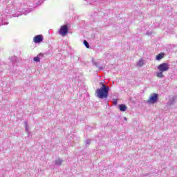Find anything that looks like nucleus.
I'll return each instance as SVG.
<instances>
[{
  "label": "nucleus",
  "mask_w": 177,
  "mask_h": 177,
  "mask_svg": "<svg viewBox=\"0 0 177 177\" xmlns=\"http://www.w3.org/2000/svg\"><path fill=\"white\" fill-rule=\"evenodd\" d=\"M96 93L100 99H106L109 96V87L102 84L100 88L97 89Z\"/></svg>",
  "instance_id": "nucleus-1"
},
{
  "label": "nucleus",
  "mask_w": 177,
  "mask_h": 177,
  "mask_svg": "<svg viewBox=\"0 0 177 177\" xmlns=\"http://www.w3.org/2000/svg\"><path fill=\"white\" fill-rule=\"evenodd\" d=\"M70 27V24H66L64 26H62L59 30V34L61 35V37H66L67 34H68V28Z\"/></svg>",
  "instance_id": "nucleus-2"
},
{
  "label": "nucleus",
  "mask_w": 177,
  "mask_h": 177,
  "mask_svg": "<svg viewBox=\"0 0 177 177\" xmlns=\"http://www.w3.org/2000/svg\"><path fill=\"white\" fill-rule=\"evenodd\" d=\"M157 100H158V94L153 93L149 96L147 102L151 104H154V103H157Z\"/></svg>",
  "instance_id": "nucleus-3"
},
{
  "label": "nucleus",
  "mask_w": 177,
  "mask_h": 177,
  "mask_svg": "<svg viewBox=\"0 0 177 177\" xmlns=\"http://www.w3.org/2000/svg\"><path fill=\"white\" fill-rule=\"evenodd\" d=\"M158 70L159 71H162V73H165V71H168V70H169V64L168 63L160 64L158 66Z\"/></svg>",
  "instance_id": "nucleus-4"
},
{
  "label": "nucleus",
  "mask_w": 177,
  "mask_h": 177,
  "mask_svg": "<svg viewBox=\"0 0 177 177\" xmlns=\"http://www.w3.org/2000/svg\"><path fill=\"white\" fill-rule=\"evenodd\" d=\"M42 41H44V36H42V35H38L33 38V42H35V44H41Z\"/></svg>",
  "instance_id": "nucleus-5"
},
{
  "label": "nucleus",
  "mask_w": 177,
  "mask_h": 177,
  "mask_svg": "<svg viewBox=\"0 0 177 177\" xmlns=\"http://www.w3.org/2000/svg\"><path fill=\"white\" fill-rule=\"evenodd\" d=\"M165 53H160L158 55H157L156 56V60H161V59H164V56H165Z\"/></svg>",
  "instance_id": "nucleus-6"
},
{
  "label": "nucleus",
  "mask_w": 177,
  "mask_h": 177,
  "mask_svg": "<svg viewBox=\"0 0 177 177\" xmlns=\"http://www.w3.org/2000/svg\"><path fill=\"white\" fill-rule=\"evenodd\" d=\"M119 109L120 111H127V106L125 104H120Z\"/></svg>",
  "instance_id": "nucleus-7"
},
{
  "label": "nucleus",
  "mask_w": 177,
  "mask_h": 177,
  "mask_svg": "<svg viewBox=\"0 0 177 177\" xmlns=\"http://www.w3.org/2000/svg\"><path fill=\"white\" fill-rule=\"evenodd\" d=\"M143 64H145V60L143 59H140L138 61V62L137 63V66L138 67H142L143 66Z\"/></svg>",
  "instance_id": "nucleus-8"
},
{
  "label": "nucleus",
  "mask_w": 177,
  "mask_h": 177,
  "mask_svg": "<svg viewBox=\"0 0 177 177\" xmlns=\"http://www.w3.org/2000/svg\"><path fill=\"white\" fill-rule=\"evenodd\" d=\"M162 71H159L156 73V77H158V78H163L164 77V74L162 73Z\"/></svg>",
  "instance_id": "nucleus-9"
},
{
  "label": "nucleus",
  "mask_w": 177,
  "mask_h": 177,
  "mask_svg": "<svg viewBox=\"0 0 177 177\" xmlns=\"http://www.w3.org/2000/svg\"><path fill=\"white\" fill-rule=\"evenodd\" d=\"M34 62H36L37 63H39V62H41V59L39 58V57H35L33 58Z\"/></svg>",
  "instance_id": "nucleus-10"
},
{
  "label": "nucleus",
  "mask_w": 177,
  "mask_h": 177,
  "mask_svg": "<svg viewBox=\"0 0 177 177\" xmlns=\"http://www.w3.org/2000/svg\"><path fill=\"white\" fill-rule=\"evenodd\" d=\"M62 162H63V161L60 159L55 160L56 165H62Z\"/></svg>",
  "instance_id": "nucleus-11"
},
{
  "label": "nucleus",
  "mask_w": 177,
  "mask_h": 177,
  "mask_svg": "<svg viewBox=\"0 0 177 177\" xmlns=\"http://www.w3.org/2000/svg\"><path fill=\"white\" fill-rule=\"evenodd\" d=\"M84 44L86 46V48H87L88 49H89V43H88V41H86V40L84 41Z\"/></svg>",
  "instance_id": "nucleus-12"
},
{
  "label": "nucleus",
  "mask_w": 177,
  "mask_h": 177,
  "mask_svg": "<svg viewBox=\"0 0 177 177\" xmlns=\"http://www.w3.org/2000/svg\"><path fill=\"white\" fill-rule=\"evenodd\" d=\"M117 103H118V101L116 100H115L113 101V104L115 106V105H117Z\"/></svg>",
  "instance_id": "nucleus-13"
},
{
  "label": "nucleus",
  "mask_w": 177,
  "mask_h": 177,
  "mask_svg": "<svg viewBox=\"0 0 177 177\" xmlns=\"http://www.w3.org/2000/svg\"><path fill=\"white\" fill-rule=\"evenodd\" d=\"M124 120H127V118H124Z\"/></svg>",
  "instance_id": "nucleus-14"
}]
</instances>
